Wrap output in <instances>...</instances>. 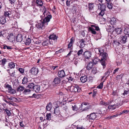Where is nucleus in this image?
<instances>
[{
    "mask_svg": "<svg viewBox=\"0 0 129 129\" xmlns=\"http://www.w3.org/2000/svg\"><path fill=\"white\" fill-rule=\"evenodd\" d=\"M51 17V15H48L42 21L40 22V23L36 24L35 25L36 27L38 29H42L45 25L48 24L47 23L49 21Z\"/></svg>",
    "mask_w": 129,
    "mask_h": 129,
    "instance_id": "f257e3e1",
    "label": "nucleus"
},
{
    "mask_svg": "<svg viewBox=\"0 0 129 129\" xmlns=\"http://www.w3.org/2000/svg\"><path fill=\"white\" fill-rule=\"evenodd\" d=\"M100 55L101 56V59L100 62L101 64L103 66V68L104 69L105 68L106 66L105 60L107 57L108 54L105 52Z\"/></svg>",
    "mask_w": 129,
    "mask_h": 129,
    "instance_id": "f03ea898",
    "label": "nucleus"
},
{
    "mask_svg": "<svg viewBox=\"0 0 129 129\" xmlns=\"http://www.w3.org/2000/svg\"><path fill=\"white\" fill-rule=\"evenodd\" d=\"M92 106L91 105H89V103H83L81 105L80 109L82 110V111L87 110L88 109L91 108Z\"/></svg>",
    "mask_w": 129,
    "mask_h": 129,
    "instance_id": "7ed1b4c3",
    "label": "nucleus"
},
{
    "mask_svg": "<svg viewBox=\"0 0 129 129\" xmlns=\"http://www.w3.org/2000/svg\"><path fill=\"white\" fill-rule=\"evenodd\" d=\"M118 39L121 43L124 44L127 41V37L125 35L119 36Z\"/></svg>",
    "mask_w": 129,
    "mask_h": 129,
    "instance_id": "20e7f679",
    "label": "nucleus"
},
{
    "mask_svg": "<svg viewBox=\"0 0 129 129\" xmlns=\"http://www.w3.org/2000/svg\"><path fill=\"white\" fill-rule=\"evenodd\" d=\"M71 91L73 93L79 92L80 89L78 85L72 86L70 88Z\"/></svg>",
    "mask_w": 129,
    "mask_h": 129,
    "instance_id": "39448f33",
    "label": "nucleus"
},
{
    "mask_svg": "<svg viewBox=\"0 0 129 129\" xmlns=\"http://www.w3.org/2000/svg\"><path fill=\"white\" fill-rule=\"evenodd\" d=\"M39 71L38 69L35 67H33L29 71L30 73H31V74L34 75L37 74Z\"/></svg>",
    "mask_w": 129,
    "mask_h": 129,
    "instance_id": "423d86ee",
    "label": "nucleus"
},
{
    "mask_svg": "<svg viewBox=\"0 0 129 129\" xmlns=\"http://www.w3.org/2000/svg\"><path fill=\"white\" fill-rule=\"evenodd\" d=\"M61 79L58 77H56L54 78L53 81L52 82L53 85H57L60 83Z\"/></svg>",
    "mask_w": 129,
    "mask_h": 129,
    "instance_id": "0eeeda50",
    "label": "nucleus"
},
{
    "mask_svg": "<svg viewBox=\"0 0 129 129\" xmlns=\"http://www.w3.org/2000/svg\"><path fill=\"white\" fill-rule=\"evenodd\" d=\"M96 116L95 113H93L89 115H87V118L89 120H94L96 118Z\"/></svg>",
    "mask_w": 129,
    "mask_h": 129,
    "instance_id": "6e6552de",
    "label": "nucleus"
},
{
    "mask_svg": "<svg viewBox=\"0 0 129 129\" xmlns=\"http://www.w3.org/2000/svg\"><path fill=\"white\" fill-rule=\"evenodd\" d=\"M84 55L85 58L88 59L90 57L91 54L90 52L89 51H86L84 52Z\"/></svg>",
    "mask_w": 129,
    "mask_h": 129,
    "instance_id": "1a4fd4ad",
    "label": "nucleus"
},
{
    "mask_svg": "<svg viewBox=\"0 0 129 129\" xmlns=\"http://www.w3.org/2000/svg\"><path fill=\"white\" fill-rule=\"evenodd\" d=\"M93 63L92 61L88 63L86 67L87 69L88 70H89L92 69L93 66Z\"/></svg>",
    "mask_w": 129,
    "mask_h": 129,
    "instance_id": "9d476101",
    "label": "nucleus"
},
{
    "mask_svg": "<svg viewBox=\"0 0 129 129\" xmlns=\"http://www.w3.org/2000/svg\"><path fill=\"white\" fill-rule=\"evenodd\" d=\"M58 74V76L59 77H63L65 76V74L63 70L59 71Z\"/></svg>",
    "mask_w": 129,
    "mask_h": 129,
    "instance_id": "9b49d317",
    "label": "nucleus"
},
{
    "mask_svg": "<svg viewBox=\"0 0 129 129\" xmlns=\"http://www.w3.org/2000/svg\"><path fill=\"white\" fill-rule=\"evenodd\" d=\"M80 43L79 47L80 48H83L85 46L86 44H85V42L84 40L83 39H81L79 41Z\"/></svg>",
    "mask_w": 129,
    "mask_h": 129,
    "instance_id": "f8f14e48",
    "label": "nucleus"
},
{
    "mask_svg": "<svg viewBox=\"0 0 129 129\" xmlns=\"http://www.w3.org/2000/svg\"><path fill=\"white\" fill-rule=\"evenodd\" d=\"M35 2L38 6H42L43 3L42 0H36Z\"/></svg>",
    "mask_w": 129,
    "mask_h": 129,
    "instance_id": "ddd939ff",
    "label": "nucleus"
},
{
    "mask_svg": "<svg viewBox=\"0 0 129 129\" xmlns=\"http://www.w3.org/2000/svg\"><path fill=\"white\" fill-rule=\"evenodd\" d=\"M16 41L17 42H21L22 40V36L21 34H18L16 37Z\"/></svg>",
    "mask_w": 129,
    "mask_h": 129,
    "instance_id": "4468645a",
    "label": "nucleus"
},
{
    "mask_svg": "<svg viewBox=\"0 0 129 129\" xmlns=\"http://www.w3.org/2000/svg\"><path fill=\"white\" fill-rule=\"evenodd\" d=\"M40 86L38 85H35L33 90L36 92H38L40 90Z\"/></svg>",
    "mask_w": 129,
    "mask_h": 129,
    "instance_id": "2eb2a0df",
    "label": "nucleus"
},
{
    "mask_svg": "<svg viewBox=\"0 0 129 129\" xmlns=\"http://www.w3.org/2000/svg\"><path fill=\"white\" fill-rule=\"evenodd\" d=\"M87 80V77L86 76H82L80 78V80L81 82L83 83L86 82Z\"/></svg>",
    "mask_w": 129,
    "mask_h": 129,
    "instance_id": "dca6fc26",
    "label": "nucleus"
},
{
    "mask_svg": "<svg viewBox=\"0 0 129 129\" xmlns=\"http://www.w3.org/2000/svg\"><path fill=\"white\" fill-rule=\"evenodd\" d=\"M5 18L3 16L0 17V21L2 24H4L6 22Z\"/></svg>",
    "mask_w": 129,
    "mask_h": 129,
    "instance_id": "f3484780",
    "label": "nucleus"
},
{
    "mask_svg": "<svg viewBox=\"0 0 129 129\" xmlns=\"http://www.w3.org/2000/svg\"><path fill=\"white\" fill-rule=\"evenodd\" d=\"M99 9H100L101 11H105V6L104 5L102 4L101 5V4H99L98 5Z\"/></svg>",
    "mask_w": 129,
    "mask_h": 129,
    "instance_id": "a211bd4d",
    "label": "nucleus"
},
{
    "mask_svg": "<svg viewBox=\"0 0 129 129\" xmlns=\"http://www.w3.org/2000/svg\"><path fill=\"white\" fill-rule=\"evenodd\" d=\"M52 107V103L50 102L46 106V109L47 110L50 111Z\"/></svg>",
    "mask_w": 129,
    "mask_h": 129,
    "instance_id": "6ab92c4d",
    "label": "nucleus"
},
{
    "mask_svg": "<svg viewBox=\"0 0 129 129\" xmlns=\"http://www.w3.org/2000/svg\"><path fill=\"white\" fill-rule=\"evenodd\" d=\"M24 87L21 86H19L18 87L17 90L19 92H21L23 91L24 89Z\"/></svg>",
    "mask_w": 129,
    "mask_h": 129,
    "instance_id": "aec40b11",
    "label": "nucleus"
},
{
    "mask_svg": "<svg viewBox=\"0 0 129 129\" xmlns=\"http://www.w3.org/2000/svg\"><path fill=\"white\" fill-rule=\"evenodd\" d=\"M35 85V84L33 83H29L27 86V87L33 89Z\"/></svg>",
    "mask_w": 129,
    "mask_h": 129,
    "instance_id": "412c9836",
    "label": "nucleus"
},
{
    "mask_svg": "<svg viewBox=\"0 0 129 129\" xmlns=\"http://www.w3.org/2000/svg\"><path fill=\"white\" fill-rule=\"evenodd\" d=\"M110 21L111 24L112 25H114L116 23V19L115 18H111Z\"/></svg>",
    "mask_w": 129,
    "mask_h": 129,
    "instance_id": "4be33fe9",
    "label": "nucleus"
},
{
    "mask_svg": "<svg viewBox=\"0 0 129 129\" xmlns=\"http://www.w3.org/2000/svg\"><path fill=\"white\" fill-rule=\"evenodd\" d=\"M11 12L10 11H5L4 13L5 16L9 17V15L11 14Z\"/></svg>",
    "mask_w": 129,
    "mask_h": 129,
    "instance_id": "5701e85b",
    "label": "nucleus"
},
{
    "mask_svg": "<svg viewBox=\"0 0 129 129\" xmlns=\"http://www.w3.org/2000/svg\"><path fill=\"white\" fill-rule=\"evenodd\" d=\"M122 105V104H120L119 103H117L116 104H114L113 105H110L108 106V108L109 109H111L112 108V107H113L114 106L116 107V106H118V105Z\"/></svg>",
    "mask_w": 129,
    "mask_h": 129,
    "instance_id": "b1692460",
    "label": "nucleus"
},
{
    "mask_svg": "<svg viewBox=\"0 0 129 129\" xmlns=\"http://www.w3.org/2000/svg\"><path fill=\"white\" fill-rule=\"evenodd\" d=\"M73 37H72L71 38L70 40V42L68 45V48H70L71 47L73 44Z\"/></svg>",
    "mask_w": 129,
    "mask_h": 129,
    "instance_id": "393cba45",
    "label": "nucleus"
},
{
    "mask_svg": "<svg viewBox=\"0 0 129 129\" xmlns=\"http://www.w3.org/2000/svg\"><path fill=\"white\" fill-rule=\"evenodd\" d=\"M115 30V32L118 34H120L122 32V29L120 28H116Z\"/></svg>",
    "mask_w": 129,
    "mask_h": 129,
    "instance_id": "a878e982",
    "label": "nucleus"
},
{
    "mask_svg": "<svg viewBox=\"0 0 129 129\" xmlns=\"http://www.w3.org/2000/svg\"><path fill=\"white\" fill-rule=\"evenodd\" d=\"M49 38L50 39L53 40L56 39L57 38L56 35H50Z\"/></svg>",
    "mask_w": 129,
    "mask_h": 129,
    "instance_id": "bb28decb",
    "label": "nucleus"
},
{
    "mask_svg": "<svg viewBox=\"0 0 129 129\" xmlns=\"http://www.w3.org/2000/svg\"><path fill=\"white\" fill-rule=\"evenodd\" d=\"M124 33L125 34L129 36V28H126L124 30Z\"/></svg>",
    "mask_w": 129,
    "mask_h": 129,
    "instance_id": "cd10ccee",
    "label": "nucleus"
},
{
    "mask_svg": "<svg viewBox=\"0 0 129 129\" xmlns=\"http://www.w3.org/2000/svg\"><path fill=\"white\" fill-rule=\"evenodd\" d=\"M54 113L56 115H58L60 113V112L58 108L56 107L54 110Z\"/></svg>",
    "mask_w": 129,
    "mask_h": 129,
    "instance_id": "c85d7f7f",
    "label": "nucleus"
},
{
    "mask_svg": "<svg viewBox=\"0 0 129 129\" xmlns=\"http://www.w3.org/2000/svg\"><path fill=\"white\" fill-rule=\"evenodd\" d=\"M28 82V80L27 77L25 76L22 80V83L23 84H26Z\"/></svg>",
    "mask_w": 129,
    "mask_h": 129,
    "instance_id": "c756f323",
    "label": "nucleus"
},
{
    "mask_svg": "<svg viewBox=\"0 0 129 129\" xmlns=\"http://www.w3.org/2000/svg\"><path fill=\"white\" fill-rule=\"evenodd\" d=\"M31 42V40L30 38H27L26 39L25 43L26 45H29Z\"/></svg>",
    "mask_w": 129,
    "mask_h": 129,
    "instance_id": "7c9ffc66",
    "label": "nucleus"
},
{
    "mask_svg": "<svg viewBox=\"0 0 129 129\" xmlns=\"http://www.w3.org/2000/svg\"><path fill=\"white\" fill-rule=\"evenodd\" d=\"M46 118L47 120H49L51 119V114L50 113H47L46 115Z\"/></svg>",
    "mask_w": 129,
    "mask_h": 129,
    "instance_id": "2f4dec72",
    "label": "nucleus"
},
{
    "mask_svg": "<svg viewBox=\"0 0 129 129\" xmlns=\"http://www.w3.org/2000/svg\"><path fill=\"white\" fill-rule=\"evenodd\" d=\"M9 67L11 68H14L15 67V63L13 62H11L9 63Z\"/></svg>",
    "mask_w": 129,
    "mask_h": 129,
    "instance_id": "473e14b6",
    "label": "nucleus"
},
{
    "mask_svg": "<svg viewBox=\"0 0 129 129\" xmlns=\"http://www.w3.org/2000/svg\"><path fill=\"white\" fill-rule=\"evenodd\" d=\"M89 31H91V33L93 34H96V31L94 29L91 27H89Z\"/></svg>",
    "mask_w": 129,
    "mask_h": 129,
    "instance_id": "72a5a7b5",
    "label": "nucleus"
},
{
    "mask_svg": "<svg viewBox=\"0 0 129 129\" xmlns=\"http://www.w3.org/2000/svg\"><path fill=\"white\" fill-rule=\"evenodd\" d=\"M30 91L31 90L29 89H24L23 93L24 94H28Z\"/></svg>",
    "mask_w": 129,
    "mask_h": 129,
    "instance_id": "f704fd0d",
    "label": "nucleus"
},
{
    "mask_svg": "<svg viewBox=\"0 0 129 129\" xmlns=\"http://www.w3.org/2000/svg\"><path fill=\"white\" fill-rule=\"evenodd\" d=\"M7 61V59L6 58H3L2 60V63L1 64L3 66H4Z\"/></svg>",
    "mask_w": 129,
    "mask_h": 129,
    "instance_id": "c9c22d12",
    "label": "nucleus"
},
{
    "mask_svg": "<svg viewBox=\"0 0 129 129\" xmlns=\"http://www.w3.org/2000/svg\"><path fill=\"white\" fill-rule=\"evenodd\" d=\"M47 15V16L48 15H47V13L45 11H44V13H43V15H41V19H43H43L45 18V17H45V15Z\"/></svg>",
    "mask_w": 129,
    "mask_h": 129,
    "instance_id": "e433bc0d",
    "label": "nucleus"
},
{
    "mask_svg": "<svg viewBox=\"0 0 129 129\" xmlns=\"http://www.w3.org/2000/svg\"><path fill=\"white\" fill-rule=\"evenodd\" d=\"M9 37L8 38L10 40H14L15 39V36L13 35L12 34L11 35V34H10Z\"/></svg>",
    "mask_w": 129,
    "mask_h": 129,
    "instance_id": "4c0bfd02",
    "label": "nucleus"
},
{
    "mask_svg": "<svg viewBox=\"0 0 129 129\" xmlns=\"http://www.w3.org/2000/svg\"><path fill=\"white\" fill-rule=\"evenodd\" d=\"M119 40H116L113 41V43L114 44L116 45H119L120 44Z\"/></svg>",
    "mask_w": 129,
    "mask_h": 129,
    "instance_id": "58836bf2",
    "label": "nucleus"
},
{
    "mask_svg": "<svg viewBox=\"0 0 129 129\" xmlns=\"http://www.w3.org/2000/svg\"><path fill=\"white\" fill-rule=\"evenodd\" d=\"M83 52V49H81L78 51L77 53V54L78 56H79L82 54Z\"/></svg>",
    "mask_w": 129,
    "mask_h": 129,
    "instance_id": "ea45409f",
    "label": "nucleus"
},
{
    "mask_svg": "<svg viewBox=\"0 0 129 129\" xmlns=\"http://www.w3.org/2000/svg\"><path fill=\"white\" fill-rule=\"evenodd\" d=\"M99 52L100 53V54L105 52L104 51V49H103L102 47L100 48L99 49Z\"/></svg>",
    "mask_w": 129,
    "mask_h": 129,
    "instance_id": "a19ab883",
    "label": "nucleus"
},
{
    "mask_svg": "<svg viewBox=\"0 0 129 129\" xmlns=\"http://www.w3.org/2000/svg\"><path fill=\"white\" fill-rule=\"evenodd\" d=\"M49 42L48 40H45L42 43V44L44 46L47 45L48 44Z\"/></svg>",
    "mask_w": 129,
    "mask_h": 129,
    "instance_id": "79ce46f5",
    "label": "nucleus"
},
{
    "mask_svg": "<svg viewBox=\"0 0 129 129\" xmlns=\"http://www.w3.org/2000/svg\"><path fill=\"white\" fill-rule=\"evenodd\" d=\"M6 88H8V91H10V90L12 89V87H11V86L9 85L8 84H7L6 86Z\"/></svg>",
    "mask_w": 129,
    "mask_h": 129,
    "instance_id": "37998d69",
    "label": "nucleus"
},
{
    "mask_svg": "<svg viewBox=\"0 0 129 129\" xmlns=\"http://www.w3.org/2000/svg\"><path fill=\"white\" fill-rule=\"evenodd\" d=\"M110 74V71L108 70L104 74V76H103L102 78L103 79L104 77L105 76H107V77Z\"/></svg>",
    "mask_w": 129,
    "mask_h": 129,
    "instance_id": "c03bdc74",
    "label": "nucleus"
},
{
    "mask_svg": "<svg viewBox=\"0 0 129 129\" xmlns=\"http://www.w3.org/2000/svg\"><path fill=\"white\" fill-rule=\"evenodd\" d=\"M72 109L74 111H77L78 110V108L76 105H75L74 106H72Z\"/></svg>",
    "mask_w": 129,
    "mask_h": 129,
    "instance_id": "a18cd8bd",
    "label": "nucleus"
},
{
    "mask_svg": "<svg viewBox=\"0 0 129 129\" xmlns=\"http://www.w3.org/2000/svg\"><path fill=\"white\" fill-rule=\"evenodd\" d=\"M4 110L6 112L8 115L10 116L11 115V113L10 112V111H9L8 110L6 109H4Z\"/></svg>",
    "mask_w": 129,
    "mask_h": 129,
    "instance_id": "49530a36",
    "label": "nucleus"
},
{
    "mask_svg": "<svg viewBox=\"0 0 129 129\" xmlns=\"http://www.w3.org/2000/svg\"><path fill=\"white\" fill-rule=\"evenodd\" d=\"M9 73L10 76L14 77H15V72L14 71L11 72H9Z\"/></svg>",
    "mask_w": 129,
    "mask_h": 129,
    "instance_id": "de8ad7c7",
    "label": "nucleus"
},
{
    "mask_svg": "<svg viewBox=\"0 0 129 129\" xmlns=\"http://www.w3.org/2000/svg\"><path fill=\"white\" fill-rule=\"evenodd\" d=\"M103 82L101 83L100 85L97 86V88L100 89L102 88H103Z\"/></svg>",
    "mask_w": 129,
    "mask_h": 129,
    "instance_id": "09e8293b",
    "label": "nucleus"
},
{
    "mask_svg": "<svg viewBox=\"0 0 129 129\" xmlns=\"http://www.w3.org/2000/svg\"><path fill=\"white\" fill-rule=\"evenodd\" d=\"M105 13V11H101V12L99 13V15L101 16H103Z\"/></svg>",
    "mask_w": 129,
    "mask_h": 129,
    "instance_id": "8fccbe9b",
    "label": "nucleus"
},
{
    "mask_svg": "<svg viewBox=\"0 0 129 129\" xmlns=\"http://www.w3.org/2000/svg\"><path fill=\"white\" fill-rule=\"evenodd\" d=\"M107 4L108 5L107 6L108 8L110 9H112L113 7L112 5L109 3H107Z\"/></svg>",
    "mask_w": 129,
    "mask_h": 129,
    "instance_id": "3c124183",
    "label": "nucleus"
},
{
    "mask_svg": "<svg viewBox=\"0 0 129 129\" xmlns=\"http://www.w3.org/2000/svg\"><path fill=\"white\" fill-rule=\"evenodd\" d=\"M99 59L98 58H95L93 60V61L92 62L93 63H94L95 64H96L97 63V62L99 61Z\"/></svg>",
    "mask_w": 129,
    "mask_h": 129,
    "instance_id": "603ef678",
    "label": "nucleus"
},
{
    "mask_svg": "<svg viewBox=\"0 0 129 129\" xmlns=\"http://www.w3.org/2000/svg\"><path fill=\"white\" fill-rule=\"evenodd\" d=\"M9 93H11L12 94H14L16 93V91L15 90L12 89L10 91L8 92Z\"/></svg>",
    "mask_w": 129,
    "mask_h": 129,
    "instance_id": "864d4df0",
    "label": "nucleus"
},
{
    "mask_svg": "<svg viewBox=\"0 0 129 129\" xmlns=\"http://www.w3.org/2000/svg\"><path fill=\"white\" fill-rule=\"evenodd\" d=\"M18 70L20 73L22 74L24 73V69L22 68H19Z\"/></svg>",
    "mask_w": 129,
    "mask_h": 129,
    "instance_id": "5fc2aeb1",
    "label": "nucleus"
},
{
    "mask_svg": "<svg viewBox=\"0 0 129 129\" xmlns=\"http://www.w3.org/2000/svg\"><path fill=\"white\" fill-rule=\"evenodd\" d=\"M118 115H119V114H117L116 115H113V116H110V117H108V119L112 118H113L114 117H117Z\"/></svg>",
    "mask_w": 129,
    "mask_h": 129,
    "instance_id": "6e6d98bb",
    "label": "nucleus"
},
{
    "mask_svg": "<svg viewBox=\"0 0 129 129\" xmlns=\"http://www.w3.org/2000/svg\"><path fill=\"white\" fill-rule=\"evenodd\" d=\"M7 99L10 100H17L16 98L14 97H12L11 98H9L7 96Z\"/></svg>",
    "mask_w": 129,
    "mask_h": 129,
    "instance_id": "4d7b16f0",
    "label": "nucleus"
},
{
    "mask_svg": "<svg viewBox=\"0 0 129 129\" xmlns=\"http://www.w3.org/2000/svg\"><path fill=\"white\" fill-rule=\"evenodd\" d=\"M129 112V111L127 110H124L122 111V113H120V114H119V115H121L122 114H123L124 113H126Z\"/></svg>",
    "mask_w": 129,
    "mask_h": 129,
    "instance_id": "13d9d810",
    "label": "nucleus"
},
{
    "mask_svg": "<svg viewBox=\"0 0 129 129\" xmlns=\"http://www.w3.org/2000/svg\"><path fill=\"white\" fill-rule=\"evenodd\" d=\"M89 9H91L93 8V5L92 4H90L88 5Z\"/></svg>",
    "mask_w": 129,
    "mask_h": 129,
    "instance_id": "bf43d9fd",
    "label": "nucleus"
},
{
    "mask_svg": "<svg viewBox=\"0 0 129 129\" xmlns=\"http://www.w3.org/2000/svg\"><path fill=\"white\" fill-rule=\"evenodd\" d=\"M16 0H9L10 3L12 4H13L15 2Z\"/></svg>",
    "mask_w": 129,
    "mask_h": 129,
    "instance_id": "052dcab7",
    "label": "nucleus"
},
{
    "mask_svg": "<svg viewBox=\"0 0 129 129\" xmlns=\"http://www.w3.org/2000/svg\"><path fill=\"white\" fill-rule=\"evenodd\" d=\"M129 93V91H127L125 90L124 91V92L123 93V94L124 95H126Z\"/></svg>",
    "mask_w": 129,
    "mask_h": 129,
    "instance_id": "680f3d73",
    "label": "nucleus"
},
{
    "mask_svg": "<svg viewBox=\"0 0 129 129\" xmlns=\"http://www.w3.org/2000/svg\"><path fill=\"white\" fill-rule=\"evenodd\" d=\"M105 102L104 101H101L100 102V104L102 105H104Z\"/></svg>",
    "mask_w": 129,
    "mask_h": 129,
    "instance_id": "e2e57ef3",
    "label": "nucleus"
},
{
    "mask_svg": "<svg viewBox=\"0 0 129 129\" xmlns=\"http://www.w3.org/2000/svg\"><path fill=\"white\" fill-rule=\"evenodd\" d=\"M119 70V68H118L115 69L114 71L113 74H115L117 72H118Z\"/></svg>",
    "mask_w": 129,
    "mask_h": 129,
    "instance_id": "0e129e2a",
    "label": "nucleus"
},
{
    "mask_svg": "<svg viewBox=\"0 0 129 129\" xmlns=\"http://www.w3.org/2000/svg\"><path fill=\"white\" fill-rule=\"evenodd\" d=\"M122 74H120L119 75H118L117 76V78L118 79L121 78L122 77Z\"/></svg>",
    "mask_w": 129,
    "mask_h": 129,
    "instance_id": "69168bd1",
    "label": "nucleus"
},
{
    "mask_svg": "<svg viewBox=\"0 0 129 129\" xmlns=\"http://www.w3.org/2000/svg\"><path fill=\"white\" fill-rule=\"evenodd\" d=\"M96 93V91H95V90H94L93 91V95H92L94 97V96L95 95Z\"/></svg>",
    "mask_w": 129,
    "mask_h": 129,
    "instance_id": "338daca9",
    "label": "nucleus"
},
{
    "mask_svg": "<svg viewBox=\"0 0 129 129\" xmlns=\"http://www.w3.org/2000/svg\"><path fill=\"white\" fill-rule=\"evenodd\" d=\"M63 51V50L62 49H60L58 51H57L56 52H57V53H61Z\"/></svg>",
    "mask_w": 129,
    "mask_h": 129,
    "instance_id": "774afa93",
    "label": "nucleus"
}]
</instances>
